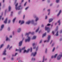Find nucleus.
<instances>
[{
    "label": "nucleus",
    "mask_w": 62,
    "mask_h": 62,
    "mask_svg": "<svg viewBox=\"0 0 62 62\" xmlns=\"http://www.w3.org/2000/svg\"><path fill=\"white\" fill-rule=\"evenodd\" d=\"M16 18L15 17V18L13 20V23H14V22H15V20H16Z\"/></svg>",
    "instance_id": "obj_20"
},
{
    "label": "nucleus",
    "mask_w": 62,
    "mask_h": 62,
    "mask_svg": "<svg viewBox=\"0 0 62 62\" xmlns=\"http://www.w3.org/2000/svg\"><path fill=\"white\" fill-rule=\"evenodd\" d=\"M46 35V33L45 32L44 34H43L42 36V38H43V37H45Z\"/></svg>",
    "instance_id": "obj_13"
},
{
    "label": "nucleus",
    "mask_w": 62,
    "mask_h": 62,
    "mask_svg": "<svg viewBox=\"0 0 62 62\" xmlns=\"http://www.w3.org/2000/svg\"><path fill=\"white\" fill-rule=\"evenodd\" d=\"M41 27H44V25H42Z\"/></svg>",
    "instance_id": "obj_49"
},
{
    "label": "nucleus",
    "mask_w": 62,
    "mask_h": 62,
    "mask_svg": "<svg viewBox=\"0 0 62 62\" xmlns=\"http://www.w3.org/2000/svg\"><path fill=\"white\" fill-rule=\"evenodd\" d=\"M52 42H53V41L52 40L51 42H50V44H51V43Z\"/></svg>",
    "instance_id": "obj_60"
},
{
    "label": "nucleus",
    "mask_w": 62,
    "mask_h": 62,
    "mask_svg": "<svg viewBox=\"0 0 62 62\" xmlns=\"http://www.w3.org/2000/svg\"><path fill=\"white\" fill-rule=\"evenodd\" d=\"M28 8H29L28 7H27L25 9V10H27V9Z\"/></svg>",
    "instance_id": "obj_32"
},
{
    "label": "nucleus",
    "mask_w": 62,
    "mask_h": 62,
    "mask_svg": "<svg viewBox=\"0 0 62 62\" xmlns=\"http://www.w3.org/2000/svg\"><path fill=\"white\" fill-rule=\"evenodd\" d=\"M45 30H47L48 33H49L50 31V28L48 27H46V26L45 28Z\"/></svg>",
    "instance_id": "obj_2"
},
{
    "label": "nucleus",
    "mask_w": 62,
    "mask_h": 62,
    "mask_svg": "<svg viewBox=\"0 0 62 62\" xmlns=\"http://www.w3.org/2000/svg\"><path fill=\"white\" fill-rule=\"evenodd\" d=\"M47 49H46V51L45 52V53H47Z\"/></svg>",
    "instance_id": "obj_41"
},
{
    "label": "nucleus",
    "mask_w": 62,
    "mask_h": 62,
    "mask_svg": "<svg viewBox=\"0 0 62 62\" xmlns=\"http://www.w3.org/2000/svg\"><path fill=\"white\" fill-rule=\"evenodd\" d=\"M1 2L0 3V7H1Z\"/></svg>",
    "instance_id": "obj_55"
},
{
    "label": "nucleus",
    "mask_w": 62,
    "mask_h": 62,
    "mask_svg": "<svg viewBox=\"0 0 62 62\" xmlns=\"http://www.w3.org/2000/svg\"><path fill=\"white\" fill-rule=\"evenodd\" d=\"M29 51H30V49H29L27 51H26V50H25L24 51L23 53H24L25 52H26V53H27L28 52H29Z\"/></svg>",
    "instance_id": "obj_6"
},
{
    "label": "nucleus",
    "mask_w": 62,
    "mask_h": 62,
    "mask_svg": "<svg viewBox=\"0 0 62 62\" xmlns=\"http://www.w3.org/2000/svg\"><path fill=\"white\" fill-rule=\"evenodd\" d=\"M54 58V56H52L51 57L52 58Z\"/></svg>",
    "instance_id": "obj_52"
},
{
    "label": "nucleus",
    "mask_w": 62,
    "mask_h": 62,
    "mask_svg": "<svg viewBox=\"0 0 62 62\" xmlns=\"http://www.w3.org/2000/svg\"><path fill=\"white\" fill-rule=\"evenodd\" d=\"M5 59H6V58H3V60H5Z\"/></svg>",
    "instance_id": "obj_58"
},
{
    "label": "nucleus",
    "mask_w": 62,
    "mask_h": 62,
    "mask_svg": "<svg viewBox=\"0 0 62 62\" xmlns=\"http://www.w3.org/2000/svg\"><path fill=\"white\" fill-rule=\"evenodd\" d=\"M58 23H59V25H60V20H59L58 21Z\"/></svg>",
    "instance_id": "obj_23"
},
{
    "label": "nucleus",
    "mask_w": 62,
    "mask_h": 62,
    "mask_svg": "<svg viewBox=\"0 0 62 62\" xmlns=\"http://www.w3.org/2000/svg\"><path fill=\"white\" fill-rule=\"evenodd\" d=\"M21 31V28H19L18 30L17 31V32L18 33H19V32H20Z\"/></svg>",
    "instance_id": "obj_17"
},
{
    "label": "nucleus",
    "mask_w": 62,
    "mask_h": 62,
    "mask_svg": "<svg viewBox=\"0 0 62 62\" xmlns=\"http://www.w3.org/2000/svg\"><path fill=\"white\" fill-rule=\"evenodd\" d=\"M26 3H27V2H26L24 4V6H25V5H26Z\"/></svg>",
    "instance_id": "obj_33"
},
{
    "label": "nucleus",
    "mask_w": 62,
    "mask_h": 62,
    "mask_svg": "<svg viewBox=\"0 0 62 62\" xmlns=\"http://www.w3.org/2000/svg\"><path fill=\"white\" fill-rule=\"evenodd\" d=\"M22 42H23L22 41H21L19 42V46H21L22 45Z\"/></svg>",
    "instance_id": "obj_7"
},
{
    "label": "nucleus",
    "mask_w": 62,
    "mask_h": 62,
    "mask_svg": "<svg viewBox=\"0 0 62 62\" xmlns=\"http://www.w3.org/2000/svg\"><path fill=\"white\" fill-rule=\"evenodd\" d=\"M2 17V16H0V20H1V17Z\"/></svg>",
    "instance_id": "obj_53"
},
{
    "label": "nucleus",
    "mask_w": 62,
    "mask_h": 62,
    "mask_svg": "<svg viewBox=\"0 0 62 62\" xmlns=\"http://www.w3.org/2000/svg\"><path fill=\"white\" fill-rule=\"evenodd\" d=\"M35 45V44L34 43H33L32 45L33 46H34Z\"/></svg>",
    "instance_id": "obj_38"
},
{
    "label": "nucleus",
    "mask_w": 62,
    "mask_h": 62,
    "mask_svg": "<svg viewBox=\"0 0 62 62\" xmlns=\"http://www.w3.org/2000/svg\"><path fill=\"white\" fill-rule=\"evenodd\" d=\"M42 40H40V42H39V43H41L42 42Z\"/></svg>",
    "instance_id": "obj_42"
},
{
    "label": "nucleus",
    "mask_w": 62,
    "mask_h": 62,
    "mask_svg": "<svg viewBox=\"0 0 62 62\" xmlns=\"http://www.w3.org/2000/svg\"><path fill=\"white\" fill-rule=\"evenodd\" d=\"M30 37H28V38L27 39H26L25 40V42H26L27 41H28V42H29V41H30Z\"/></svg>",
    "instance_id": "obj_5"
},
{
    "label": "nucleus",
    "mask_w": 62,
    "mask_h": 62,
    "mask_svg": "<svg viewBox=\"0 0 62 62\" xmlns=\"http://www.w3.org/2000/svg\"><path fill=\"white\" fill-rule=\"evenodd\" d=\"M12 60H13V58H11Z\"/></svg>",
    "instance_id": "obj_64"
},
{
    "label": "nucleus",
    "mask_w": 62,
    "mask_h": 62,
    "mask_svg": "<svg viewBox=\"0 0 62 62\" xmlns=\"http://www.w3.org/2000/svg\"><path fill=\"white\" fill-rule=\"evenodd\" d=\"M57 54H56L55 55L54 57V58H56V56H57Z\"/></svg>",
    "instance_id": "obj_22"
},
{
    "label": "nucleus",
    "mask_w": 62,
    "mask_h": 62,
    "mask_svg": "<svg viewBox=\"0 0 62 62\" xmlns=\"http://www.w3.org/2000/svg\"><path fill=\"white\" fill-rule=\"evenodd\" d=\"M30 34H31V35H33L34 34V32H33L32 33H31L30 32H29L28 33H26L25 34L26 36V35H27L28 36V35H29Z\"/></svg>",
    "instance_id": "obj_4"
},
{
    "label": "nucleus",
    "mask_w": 62,
    "mask_h": 62,
    "mask_svg": "<svg viewBox=\"0 0 62 62\" xmlns=\"http://www.w3.org/2000/svg\"><path fill=\"white\" fill-rule=\"evenodd\" d=\"M21 23V20H20L19 22V23Z\"/></svg>",
    "instance_id": "obj_63"
},
{
    "label": "nucleus",
    "mask_w": 62,
    "mask_h": 62,
    "mask_svg": "<svg viewBox=\"0 0 62 62\" xmlns=\"http://www.w3.org/2000/svg\"><path fill=\"white\" fill-rule=\"evenodd\" d=\"M8 31H9V30H10V28H8Z\"/></svg>",
    "instance_id": "obj_44"
},
{
    "label": "nucleus",
    "mask_w": 62,
    "mask_h": 62,
    "mask_svg": "<svg viewBox=\"0 0 62 62\" xmlns=\"http://www.w3.org/2000/svg\"><path fill=\"white\" fill-rule=\"evenodd\" d=\"M35 48H36V47H33V49H35Z\"/></svg>",
    "instance_id": "obj_59"
},
{
    "label": "nucleus",
    "mask_w": 62,
    "mask_h": 62,
    "mask_svg": "<svg viewBox=\"0 0 62 62\" xmlns=\"http://www.w3.org/2000/svg\"><path fill=\"white\" fill-rule=\"evenodd\" d=\"M52 34H53V35H54V31H52Z\"/></svg>",
    "instance_id": "obj_40"
},
{
    "label": "nucleus",
    "mask_w": 62,
    "mask_h": 62,
    "mask_svg": "<svg viewBox=\"0 0 62 62\" xmlns=\"http://www.w3.org/2000/svg\"><path fill=\"white\" fill-rule=\"evenodd\" d=\"M35 18H36V19L35 20L36 22H37V21L39 19V18H38V17H36V16L35 17Z\"/></svg>",
    "instance_id": "obj_19"
},
{
    "label": "nucleus",
    "mask_w": 62,
    "mask_h": 62,
    "mask_svg": "<svg viewBox=\"0 0 62 62\" xmlns=\"http://www.w3.org/2000/svg\"><path fill=\"white\" fill-rule=\"evenodd\" d=\"M8 20V18H6L5 21H4V23H7V21Z\"/></svg>",
    "instance_id": "obj_12"
},
{
    "label": "nucleus",
    "mask_w": 62,
    "mask_h": 62,
    "mask_svg": "<svg viewBox=\"0 0 62 62\" xmlns=\"http://www.w3.org/2000/svg\"><path fill=\"white\" fill-rule=\"evenodd\" d=\"M60 41H61V40H62V39H60Z\"/></svg>",
    "instance_id": "obj_62"
},
{
    "label": "nucleus",
    "mask_w": 62,
    "mask_h": 62,
    "mask_svg": "<svg viewBox=\"0 0 62 62\" xmlns=\"http://www.w3.org/2000/svg\"><path fill=\"white\" fill-rule=\"evenodd\" d=\"M36 39V36H34L33 37L32 39Z\"/></svg>",
    "instance_id": "obj_21"
},
{
    "label": "nucleus",
    "mask_w": 62,
    "mask_h": 62,
    "mask_svg": "<svg viewBox=\"0 0 62 62\" xmlns=\"http://www.w3.org/2000/svg\"><path fill=\"white\" fill-rule=\"evenodd\" d=\"M22 62V61H21V60H20L18 61V62Z\"/></svg>",
    "instance_id": "obj_56"
},
{
    "label": "nucleus",
    "mask_w": 62,
    "mask_h": 62,
    "mask_svg": "<svg viewBox=\"0 0 62 62\" xmlns=\"http://www.w3.org/2000/svg\"><path fill=\"white\" fill-rule=\"evenodd\" d=\"M54 43H53V44H52V47H53V46H54Z\"/></svg>",
    "instance_id": "obj_39"
},
{
    "label": "nucleus",
    "mask_w": 62,
    "mask_h": 62,
    "mask_svg": "<svg viewBox=\"0 0 62 62\" xmlns=\"http://www.w3.org/2000/svg\"><path fill=\"white\" fill-rule=\"evenodd\" d=\"M16 51H19L20 53H21V52H22V50L21 49H16Z\"/></svg>",
    "instance_id": "obj_9"
},
{
    "label": "nucleus",
    "mask_w": 62,
    "mask_h": 62,
    "mask_svg": "<svg viewBox=\"0 0 62 62\" xmlns=\"http://www.w3.org/2000/svg\"><path fill=\"white\" fill-rule=\"evenodd\" d=\"M25 49V47H24L22 48V50H24Z\"/></svg>",
    "instance_id": "obj_34"
},
{
    "label": "nucleus",
    "mask_w": 62,
    "mask_h": 62,
    "mask_svg": "<svg viewBox=\"0 0 62 62\" xmlns=\"http://www.w3.org/2000/svg\"><path fill=\"white\" fill-rule=\"evenodd\" d=\"M9 37H10V38H12V36H11V35L10 36H9Z\"/></svg>",
    "instance_id": "obj_57"
},
{
    "label": "nucleus",
    "mask_w": 62,
    "mask_h": 62,
    "mask_svg": "<svg viewBox=\"0 0 62 62\" xmlns=\"http://www.w3.org/2000/svg\"><path fill=\"white\" fill-rule=\"evenodd\" d=\"M16 54H17V53H16L15 54V56H16Z\"/></svg>",
    "instance_id": "obj_47"
},
{
    "label": "nucleus",
    "mask_w": 62,
    "mask_h": 62,
    "mask_svg": "<svg viewBox=\"0 0 62 62\" xmlns=\"http://www.w3.org/2000/svg\"><path fill=\"white\" fill-rule=\"evenodd\" d=\"M47 16H46V17H45V19H47Z\"/></svg>",
    "instance_id": "obj_50"
},
{
    "label": "nucleus",
    "mask_w": 62,
    "mask_h": 62,
    "mask_svg": "<svg viewBox=\"0 0 62 62\" xmlns=\"http://www.w3.org/2000/svg\"><path fill=\"white\" fill-rule=\"evenodd\" d=\"M11 48H12V46H11V47L9 48V50H10Z\"/></svg>",
    "instance_id": "obj_48"
},
{
    "label": "nucleus",
    "mask_w": 62,
    "mask_h": 62,
    "mask_svg": "<svg viewBox=\"0 0 62 62\" xmlns=\"http://www.w3.org/2000/svg\"><path fill=\"white\" fill-rule=\"evenodd\" d=\"M62 33V30L60 32V33Z\"/></svg>",
    "instance_id": "obj_61"
},
{
    "label": "nucleus",
    "mask_w": 62,
    "mask_h": 62,
    "mask_svg": "<svg viewBox=\"0 0 62 62\" xmlns=\"http://www.w3.org/2000/svg\"><path fill=\"white\" fill-rule=\"evenodd\" d=\"M18 5V3H17L15 5L16 9V10H20V7H21V5L19 6L17 8Z\"/></svg>",
    "instance_id": "obj_1"
},
{
    "label": "nucleus",
    "mask_w": 62,
    "mask_h": 62,
    "mask_svg": "<svg viewBox=\"0 0 62 62\" xmlns=\"http://www.w3.org/2000/svg\"><path fill=\"white\" fill-rule=\"evenodd\" d=\"M6 49L4 51L3 53V54L4 55H6Z\"/></svg>",
    "instance_id": "obj_11"
},
{
    "label": "nucleus",
    "mask_w": 62,
    "mask_h": 62,
    "mask_svg": "<svg viewBox=\"0 0 62 62\" xmlns=\"http://www.w3.org/2000/svg\"><path fill=\"white\" fill-rule=\"evenodd\" d=\"M24 18H25V15H24L23 16V19H24Z\"/></svg>",
    "instance_id": "obj_45"
},
{
    "label": "nucleus",
    "mask_w": 62,
    "mask_h": 62,
    "mask_svg": "<svg viewBox=\"0 0 62 62\" xmlns=\"http://www.w3.org/2000/svg\"><path fill=\"white\" fill-rule=\"evenodd\" d=\"M31 60H34V61H35V58H32L31 59Z\"/></svg>",
    "instance_id": "obj_30"
},
{
    "label": "nucleus",
    "mask_w": 62,
    "mask_h": 62,
    "mask_svg": "<svg viewBox=\"0 0 62 62\" xmlns=\"http://www.w3.org/2000/svg\"><path fill=\"white\" fill-rule=\"evenodd\" d=\"M37 54V52H35L34 53V54L33 53H32L31 54V55H33V56H35L36 55V54Z\"/></svg>",
    "instance_id": "obj_8"
},
{
    "label": "nucleus",
    "mask_w": 62,
    "mask_h": 62,
    "mask_svg": "<svg viewBox=\"0 0 62 62\" xmlns=\"http://www.w3.org/2000/svg\"><path fill=\"white\" fill-rule=\"evenodd\" d=\"M50 9H49L47 10V11H50Z\"/></svg>",
    "instance_id": "obj_54"
},
{
    "label": "nucleus",
    "mask_w": 62,
    "mask_h": 62,
    "mask_svg": "<svg viewBox=\"0 0 62 62\" xmlns=\"http://www.w3.org/2000/svg\"><path fill=\"white\" fill-rule=\"evenodd\" d=\"M55 50V47H54L52 50L53 52H54Z\"/></svg>",
    "instance_id": "obj_28"
},
{
    "label": "nucleus",
    "mask_w": 62,
    "mask_h": 62,
    "mask_svg": "<svg viewBox=\"0 0 62 62\" xmlns=\"http://www.w3.org/2000/svg\"><path fill=\"white\" fill-rule=\"evenodd\" d=\"M61 12V10H60L59 11V13L57 14V16H59V15H60V14Z\"/></svg>",
    "instance_id": "obj_18"
},
{
    "label": "nucleus",
    "mask_w": 62,
    "mask_h": 62,
    "mask_svg": "<svg viewBox=\"0 0 62 62\" xmlns=\"http://www.w3.org/2000/svg\"><path fill=\"white\" fill-rule=\"evenodd\" d=\"M39 28H38V29L36 30V32H37L39 31Z\"/></svg>",
    "instance_id": "obj_26"
},
{
    "label": "nucleus",
    "mask_w": 62,
    "mask_h": 62,
    "mask_svg": "<svg viewBox=\"0 0 62 62\" xmlns=\"http://www.w3.org/2000/svg\"><path fill=\"white\" fill-rule=\"evenodd\" d=\"M59 0H56V3H58V2H59Z\"/></svg>",
    "instance_id": "obj_29"
},
{
    "label": "nucleus",
    "mask_w": 62,
    "mask_h": 62,
    "mask_svg": "<svg viewBox=\"0 0 62 62\" xmlns=\"http://www.w3.org/2000/svg\"><path fill=\"white\" fill-rule=\"evenodd\" d=\"M8 39H8V38L7 37L6 39V41H7V40H8Z\"/></svg>",
    "instance_id": "obj_31"
},
{
    "label": "nucleus",
    "mask_w": 62,
    "mask_h": 62,
    "mask_svg": "<svg viewBox=\"0 0 62 62\" xmlns=\"http://www.w3.org/2000/svg\"><path fill=\"white\" fill-rule=\"evenodd\" d=\"M34 22V21L33 20H32V21L31 22V23H33Z\"/></svg>",
    "instance_id": "obj_46"
},
{
    "label": "nucleus",
    "mask_w": 62,
    "mask_h": 62,
    "mask_svg": "<svg viewBox=\"0 0 62 62\" xmlns=\"http://www.w3.org/2000/svg\"><path fill=\"white\" fill-rule=\"evenodd\" d=\"M53 19L52 18H50L49 19V23H50L52 22L53 21Z\"/></svg>",
    "instance_id": "obj_10"
},
{
    "label": "nucleus",
    "mask_w": 62,
    "mask_h": 62,
    "mask_svg": "<svg viewBox=\"0 0 62 62\" xmlns=\"http://www.w3.org/2000/svg\"><path fill=\"white\" fill-rule=\"evenodd\" d=\"M8 9V11H10V9H11V7L10 6H9Z\"/></svg>",
    "instance_id": "obj_16"
},
{
    "label": "nucleus",
    "mask_w": 62,
    "mask_h": 62,
    "mask_svg": "<svg viewBox=\"0 0 62 62\" xmlns=\"http://www.w3.org/2000/svg\"><path fill=\"white\" fill-rule=\"evenodd\" d=\"M4 25H2L1 26V29L0 30V31H1L2 30V29H3V28L4 27Z\"/></svg>",
    "instance_id": "obj_14"
},
{
    "label": "nucleus",
    "mask_w": 62,
    "mask_h": 62,
    "mask_svg": "<svg viewBox=\"0 0 62 62\" xmlns=\"http://www.w3.org/2000/svg\"><path fill=\"white\" fill-rule=\"evenodd\" d=\"M4 46V44H2V45H1L0 46V49L1 48H2V46Z\"/></svg>",
    "instance_id": "obj_27"
},
{
    "label": "nucleus",
    "mask_w": 62,
    "mask_h": 62,
    "mask_svg": "<svg viewBox=\"0 0 62 62\" xmlns=\"http://www.w3.org/2000/svg\"><path fill=\"white\" fill-rule=\"evenodd\" d=\"M51 25V24H49V23H48L47 25V26H49Z\"/></svg>",
    "instance_id": "obj_36"
},
{
    "label": "nucleus",
    "mask_w": 62,
    "mask_h": 62,
    "mask_svg": "<svg viewBox=\"0 0 62 62\" xmlns=\"http://www.w3.org/2000/svg\"><path fill=\"white\" fill-rule=\"evenodd\" d=\"M24 23V21H21V24H23V23Z\"/></svg>",
    "instance_id": "obj_24"
},
{
    "label": "nucleus",
    "mask_w": 62,
    "mask_h": 62,
    "mask_svg": "<svg viewBox=\"0 0 62 62\" xmlns=\"http://www.w3.org/2000/svg\"><path fill=\"white\" fill-rule=\"evenodd\" d=\"M10 23V20H9L8 21V23Z\"/></svg>",
    "instance_id": "obj_43"
},
{
    "label": "nucleus",
    "mask_w": 62,
    "mask_h": 62,
    "mask_svg": "<svg viewBox=\"0 0 62 62\" xmlns=\"http://www.w3.org/2000/svg\"><path fill=\"white\" fill-rule=\"evenodd\" d=\"M38 47H37V48H36V51H37L38 50Z\"/></svg>",
    "instance_id": "obj_51"
},
{
    "label": "nucleus",
    "mask_w": 62,
    "mask_h": 62,
    "mask_svg": "<svg viewBox=\"0 0 62 62\" xmlns=\"http://www.w3.org/2000/svg\"><path fill=\"white\" fill-rule=\"evenodd\" d=\"M9 45H8V46H7V49H8V48H9Z\"/></svg>",
    "instance_id": "obj_35"
},
{
    "label": "nucleus",
    "mask_w": 62,
    "mask_h": 62,
    "mask_svg": "<svg viewBox=\"0 0 62 62\" xmlns=\"http://www.w3.org/2000/svg\"><path fill=\"white\" fill-rule=\"evenodd\" d=\"M32 48L31 47V52L32 51Z\"/></svg>",
    "instance_id": "obj_37"
},
{
    "label": "nucleus",
    "mask_w": 62,
    "mask_h": 62,
    "mask_svg": "<svg viewBox=\"0 0 62 62\" xmlns=\"http://www.w3.org/2000/svg\"><path fill=\"white\" fill-rule=\"evenodd\" d=\"M56 36H58V31H57V32H56Z\"/></svg>",
    "instance_id": "obj_25"
},
{
    "label": "nucleus",
    "mask_w": 62,
    "mask_h": 62,
    "mask_svg": "<svg viewBox=\"0 0 62 62\" xmlns=\"http://www.w3.org/2000/svg\"><path fill=\"white\" fill-rule=\"evenodd\" d=\"M50 38H51V36L50 35H48L47 37V41L45 40L44 41V42H48L49 41V40L50 39Z\"/></svg>",
    "instance_id": "obj_3"
},
{
    "label": "nucleus",
    "mask_w": 62,
    "mask_h": 62,
    "mask_svg": "<svg viewBox=\"0 0 62 62\" xmlns=\"http://www.w3.org/2000/svg\"><path fill=\"white\" fill-rule=\"evenodd\" d=\"M30 23H31V21H29L27 22H26V24H29Z\"/></svg>",
    "instance_id": "obj_15"
}]
</instances>
